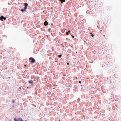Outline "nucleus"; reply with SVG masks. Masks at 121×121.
Instances as JSON below:
<instances>
[{
  "label": "nucleus",
  "instance_id": "ddd939ff",
  "mask_svg": "<svg viewBox=\"0 0 121 121\" xmlns=\"http://www.w3.org/2000/svg\"><path fill=\"white\" fill-rule=\"evenodd\" d=\"M91 36H92V37H93L94 36V35H91Z\"/></svg>",
  "mask_w": 121,
  "mask_h": 121
},
{
  "label": "nucleus",
  "instance_id": "0eeeda50",
  "mask_svg": "<svg viewBox=\"0 0 121 121\" xmlns=\"http://www.w3.org/2000/svg\"><path fill=\"white\" fill-rule=\"evenodd\" d=\"M28 82L30 84L32 83H33V81L31 80L29 81Z\"/></svg>",
  "mask_w": 121,
  "mask_h": 121
},
{
  "label": "nucleus",
  "instance_id": "9b49d317",
  "mask_svg": "<svg viewBox=\"0 0 121 121\" xmlns=\"http://www.w3.org/2000/svg\"><path fill=\"white\" fill-rule=\"evenodd\" d=\"M70 30H69V31H68V33H69L70 34H70Z\"/></svg>",
  "mask_w": 121,
  "mask_h": 121
},
{
  "label": "nucleus",
  "instance_id": "1a4fd4ad",
  "mask_svg": "<svg viewBox=\"0 0 121 121\" xmlns=\"http://www.w3.org/2000/svg\"><path fill=\"white\" fill-rule=\"evenodd\" d=\"M15 100H13L12 101V103H15Z\"/></svg>",
  "mask_w": 121,
  "mask_h": 121
},
{
  "label": "nucleus",
  "instance_id": "7ed1b4c3",
  "mask_svg": "<svg viewBox=\"0 0 121 121\" xmlns=\"http://www.w3.org/2000/svg\"><path fill=\"white\" fill-rule=\"evenodd\" d=\"M6 19L5 17H4L3 16H1L0 17V20L1 21H4V20H5Z\"/></svg>",
  "mask_w": 121,
  "mask_h": 121
},
{
  "label": "nucleus",
  "instance_id": "9d476101",
  "mask_svg": "<svg viewBox=\"0 0 121 121\" xmlns=\"http://www.w3.org/2000/svg\"><path fill=\"white\" fill-rule=\"evenodd\" d=\"M66 34L67 35H69V33L68 32H67L66 33Z\"/></svg>",
  "mask_w": 121,
  "mask_h": 121
},
{
  "label": "nucleus",
  "instance_id": "f8f14e48",
  "mask_svg": "<svg viewBox=\"0 0 121 121\" xmlns=\"http://www.w3.org/2000/svg\"><path fill=\"white\" fill-rule=\"evenodd\" d=\"M72 38H74V36L72 35Z\"/></svg>",
  "mask_w": 121,
  "mask_h": 121
},
{
  "label": "nucleus",
  "instance_id": "39448f33",
  "mask_svg": "<svg viewBox=\"0 0 121 121\" xmlns=\"http://www.w3.org/2000/svg\"><path fill=\"white\" fill-rule=\"evenodd\" d=\"M44 24L45 26H47L48 24V22L47 21H45L44 23Z\"/></svg>",
  "mask_w": 121,
  "mask_h": 121
},
{
  "label": "nucleus",
  "instance_id": "2eb2a0df",
  "mask_svg": "<svg viewBox=\"0 0 121 121\" xmlns=\"http://www.w3.org/2000/svg\"><path fill=\"white\" fill-rule=\"evenodd\" d=\"M59 57H60V55H59Z\"/></svg>",
  "mask_w": 121,
  "mask_h": 121
},
{
  "label": "nucleus",
  "instance_id": "f3484780",
  "mask_svg": "<svg viewBox=\"0 0 121 121\" xmlns=\"http://www.w3.org/2000/svg\"><path fill=\"white\" fill-rule=\"evenodd\" d=\"M59 1H60V0H59Z\"/></svg>",
  "mask_w": 121,
  "mask_h": 121
},
{
  "label": "nucleus",
  "instance_id": "f03ea898",
  "mask_svg": "<svg viewBox=\"0 0 121 121\" xmlns=\"http://www.w3.org/2000/svg\"><path fill=\"white\" fill-rule=\"evenodd\" d=\"M29 60L30 61V62L32 64L35 62V60L33 57H31L29 58Z\"/></svg>",
  "mask_w": 121,
  "mask_h": 121
},
{
  "label": "nucleus",
  "instance_id": "f257e3e1",
  "mask_svg": "<svg viewBox=\"0 0 121 121\" xmlns=\"http://www.w3.org/2000/svg\"><path fill=\"white\" fill-rule=\"evenodd\" d=\"M14 121H23L22 118L21 117L17 118L16 117L14 118Z\"/></svg>",
  "mask_w": 121,
  "mask_h": 121
},
{
  "label": "nucleus",
  "instance_id": "a211bd4d",
  "mask_svg": "<svg viewBox=\"0 0 121 121\" xmlns=\"http://www.w3.org/2000/svg\"><path fill=\"white\" fill-rule=\"evenodd\" d=\"M32 67H34V66H32Z\"/></svg>",
  "mask_w": 121,
  "mask_h": 121
},
{
  "label": "nucleus",
  "instance_id": "20e7f679",
  "mask_svg": "<svg viewBox=\"0 0 121 121\" xmlns=\"http://www.w3.org/2000/svg\"><path fill=\"white\" fill-rule=\"evenodd\" d=\"M24 5L25 6L24 9L26 10V9H27L28 7V4L27 3H24Z\"/></svg>",
  "mask_w": 121,
  "mask_h": 121
},
{
  "label": "nucleus",
  "instance_id": "dca6fc26",
  "mask_svg": "<svg viewBox=\"0 0 121 121\" xmlns=\"http://www.w3.org/2000/svg\"><path fill=\"white\" fill-rule=\"evenodd\" d=\"M69 63H67V64L68 65H69Z\"/></svg>",
  "mask_w": 121,
  "mask_h": 121
},
{
  "label": "nucleus",
  "instance_id": "4468645a",
  "mask_svg": "<svg viewBox=\"0 0 121 121\" xmlns=\"http://www.w3.org/2000/svg\"><path fill=\"white\" fill-rule=\"evenodd\" d=\"M79 83H81V81H79Z\"/></svg>",
  "mask_w": 121,
  "mask_h": 121
},
{
  "label": "nucleus",
  "instance_id": "423d86ee",
  "mask_svg": "<svg viewBox=\"0 0 121 121\" xmlns=\"http://www.w3.org/2000/svg\"><path fill=\"white\" fill-rule=\"evenodd\" d=\"M21 11L22 12H25L26 11V10L24 9H21Z\"/></svg>",
  "mask_w": 121,
  "mask_h": 121
},
{
  "label": "nucleus",
  "instance_id": "6e6552de",
  "mask_svg": "<svg viewBox=\"0 0 121 121\" xmlns=\"http://www.w3.org/2000/svg\"><path fill=\"white\" fill-rule=\"evenodd\" d=\"M65 0H61V3H62L63 2H65Z\"/></svg>",
  "mask_w": 121,
  "mask_h": 121
}]
</instances>
